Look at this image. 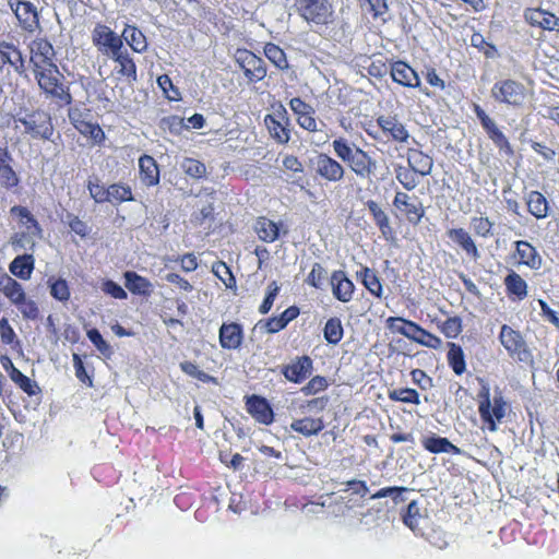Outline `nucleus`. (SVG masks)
<instances>
[{
  "label": "nucleus",
  "mask_w": 559,
  "mask_h": 559,
  "mask_svg": "<svg viewBox=\"0 0 559 559\" xmlns=\"http://www.w3.org/2000/svg\"><path fill=\"white\" fill-rule=\"evenodd\" d=\"M313 367L309 356L297 357L283 368V374L288 381L300 383L311 374Z\"/></svg>",
  "instance_id": "2eb2a0df"
},
{
  "label": "nucleus",
  "mask_w": 559,
  "mask_h": 559,
  "mask_svg": "<svg viewBox=\"0 0 559 559\" xmlns=\"http://www.w3.org/2000/svg\"><path fill=\"white\" fill-rule=\"evenodd\" d=\"M406 155L408 167L415 173L420 176H427L431 173L433 160L430 156L415 148H409Z\"/></svg>",
  "instance_id": "a878e982"
},
{
  "label": "nucleus",
  "mask_w": 559,
  "mask_h": 559,
  "mask_svg": "<svg viewBox=\"0 0 559 559\" xmlns=\"http://www.w3.org/2000/svg\"><path fill=\"white\" fill-rule=\"evenodd\" d=\"M391 78L394 82L406 87H419L420 79L417 72L404 61H395L391 64Z\"/></svg>",
  "instance_id": "dca6fc26"
},
{
  "label": "nucleus",
  "mask_w": 559,
  "mask_h": 559,
  "mask_svg": "<svg viewBox=\"0 0 559 559\" xmlns=\"http://www.w3.org/2000/svg\"><path fill=\"white\" fill-rule=\"evenodd\" d=\"M182 171L195 179L202 178L206 173V167L198 159L186 157L180 165Z\"/></svg>",
  "instance_id": "8fccbe9b"
},
{
  "label": "nucleus",
  "mask_w": 559,
  "mask_h": 559,
  "mask_svg": "<svg viewBox=\"0 0 559 559\" xmlns=\"http://www.w3.org/2000/svg\"><path fill=\"white\" fill-rule=\"evenodd\" d=\"M29 52H31V62L34 64V68H46L47 66H52L55 49L49 40L46 38H36L29 44Z\"/></svg>",
  "instance_id": "ddd939ff"
},
{
  "label": "nucleus",
  "mask_w": 559,
  "mask_h": 559,
  "mask_svg": "<svg viewBox=\"0 0 559 559\" xmlns=\"http://www.w3.org/2000/svg\"><path fill=\"white\" fill-rule=\"evenodd\" d=\"M14 72L22 75L26 72V59L15 44L0 40V72Z\"/></svg>",
  "instance_id": "1a4fd4ad"
},
{
  "label": "nucleus",
  "mask_w": 559,
  "mask_h": 559,
  "mask_svg": "<svg viewBox=\"0 0 559 559\" xmlns=\"http://www.w3.org/2000/svg\"><path fill=\"white\" fill-rule=\"evenodd\" d=\"M141 179L146 186H155L159 182V169L156 160L148 155H143L139 159Z\"/></svg>",
  "instance_id": "c85d7f7f"
},
{
  "label": "nucleus",
  "mask_w": 559,
  "mask_h": 559,
  "mask_svg": "<svg viewBox=\"0 0 559 559\" xmlns=\"http://www.w3.org/2000/svg\"><path fill=\"white\" fill-rule=\"evenodd\" d=\"M524 17L532 26H537L546 31L559 29V19L545 10L526 9Z\"/></svg>",
  "instance_id": "f3484780"
},
{
  "label": "nucleus",
  "mask_w": 559,
  "mask_h": 559,
  "mask_svg": "<svg viewBox=\"0 0 559 559\" xmlns=\"http://www.w3.org/2000/svg\"><path fill=\"white\" fill-rule=\"evenodd\" d=\"M286 325L284 324L283 320L281 319V317H273V318H270L265 321L263 320H260L257 324H255V329H259V330H262V331H265L266 333H276V332H280L281 330L285 329Z\"/></svg>",
  "instance_id": "0e129e2a"
},
{
  "label": "nucleus",
  "mask_w": 559,
  "mask_h": 559,
  "mask_svg": "<svg viewBox=\"0 0 559 559\" xmlns=\"http://www.w3.org/2000/svg\"><path fill=\"white\" fill-rule=\"evenodd\" d=\"M378 124L383 132L389 133L395 141L405 142L409 136L405 127L394 118L379 117Z\"/></svg>",
  "instance_id": "72a5a7b5"
},
{
  "label": "nucleus",
  "mask_w": 559,
  "mask_h": 559,
  "mask_svg": "<svg viewBox=\"0 0 559 559\" xmlns=\"http://www.w3.org/2000/svg\"><path fill=\"white\" fill-rule=\"evenodd\" d=\"M386 326L389 330L412 340L423 346L437 349L441 346L442 341L438 336L424 330L417 323L400 318L390 317L386 319Z\"/></svg>",
  "instance_id": "7ed1b4c3"
},
{
  "label": "nucleus",
  "mask_w": 559,
  "mask_h": 559,
  "mask_svg": "<svg viewBox=\"0 0 559 559\" xmlns=\"http://www.w3.org/2000/svg\"><path fill=\"white\" fill-rule=\"evenodd\" d=\"M369 489L365 481L362 480H349L346 483V488L341 489L338 492L346 493L349 497L352 495L359 496L360 498H364L368 493Z\"/></svg>",
  "instance_id": "69168bd1"
},
{
  "label": "nucleus",
  "mask_w": 559,
  "mask_h": 559,
  "mask_svg": "<svg viewBox=\"0 0 559 559\" xmlns=\"http://www.w3.org/2000/svg\"><path fill=\"white\" fill-rule=\"evenodd\" d=\"M13 157L5 145H0V186L10 190L15 188L20 178L12 167Z\"/></svg>",
  "instance_id": "4468645a"
},
{
  "label": "nucleus",
  "mask_w": 559,
  "mask_h": 559,
  "mask_svg": "<svg viewBox=\"0 0 559 559\" xmlns=\"http://www.w3.org/2000/svg\"><path fill=\"white\" fill-rule=\"evenodd\" d=\"M278 292L280 286L277 285L276 282H272L269 284L266 296L259 308L260 313L265 314L272 309V306L274 304L276 296L278 295Z\"/></svg>",
  "instance_id": "e2e57ef3"
},
{
  "label": "nucleus",
  "mask_w": 559,
  "mask_h": 559,
  "mask_svg": "<svg viewBox=\"0 0 559 559\" xmlns=\"http://www.w3.org/2000/svg\"><path fill=\"white\" fill-rule=\"evenodd\" d=\"M474 112L487 135L499 129L495 120L491 119L479 105H474Z\"/></svg>",
  "instance_id": "052dcab7"
},
{
  "label": "nucleus",
  "mask_w": 559,
  "mask_h": 559,
  "mask_svg": "<svg viewBox=\"0 0 559 559\" xmlns=\"http://www.w3.org/2000/svg\"><path fill=\"white\" fill-rule=\"evenodd\" d=\"M50 294L59 301L66 302L70 298V289L68 283L63 278L49 280Z\"/></svg>",
  "instance_id": "5fc2aeb1"
},
{
  "label": "nucleus",
  "mask_w": 559,
  "mask_h": 559,
  "mask_svg": "<svg viewBox=\"0 0 559 559\" xmlns=\"http://www.w3.org/2000/svg\"><path fill=\"white\" fill-rule=\"evenodd\" d=\"M236 62L243 70L249 82H259L266 75L264 61L247 49H238L235 55Z\"/></svg>",
  "instance_id": "9b49d317"
},
{
  "label": "nucleus",
  "mask_w": 559,
  "mask_h": 559,
  "mask_svg": "<svg viewBox=\"0 0 559 559\" xmlns=\"http://www.w3.org/2000/svg\"><path fill=\"white\" fill-rule=\"evenodd\" d=\"M181 370L190 377H193L202 382H211L214 381V378L206 372L199 369V367L190 361H185L180 364Z\"/></svg>",
  "instance_id": "13d9d810"
},
{
  "label": "nucleus",
  "mask_w": 559,
  "mask_h": 559,
  "mask_svg": "<svg viewBox=\"0 0 559 559\" xmlns=\"http://www.w3.org/2000/svg\"><path fill=\"white\" fill-rule=\"evenodd\" d=\"M424 448L431 453L460 454L461 450L443 437H429L423 441Z\"/></svg>",
  "instance_id": "c9c22d12"
},
{
  "label": "nucleus",
  "mask_w": 559,
  "mask_h": 559,
  "mask_svg": "<svg viewBox=\"0 0 559 559\" xmlns=\"http://www.w3.org/2000/svg\"><path fill=\"white\" fill-rule=\"evenodd\" d=\"M320 504L326 507L336 518L345 516L348 511L359 506L357 500L342 492L337 497H334V493L329 495L328 499L323 500Z\"/></svg>",
  "instance_id": "6ab92c4d"
},
{
  "label": "nucleus",
  "mask_w": 559,
  "mask_h": 559,
  "mask_svg": "<svg viewBox=\"0 0 559 559\" xmlns=\"http://www.w3.org/2000/svg\"><path fill=\"white\" fill-rule=\"evenodd\" d=\"M40 236V234H33L26 229V231L17 233L12 239V245L19 249H32L35 246L34 237Z\"/></svg>",
  "instance_id": "bf43d9fd"
},
{
  "label": "nucleus",
  "mask_w": 559,
  "mask_h": 559,
  "mask_svg": "<svg viewBox=\"0 0 559 559\" xmlns=\"http://www.w3.org/2000/svg\"><path fill=\"white\" fill-rule=\"evenodd\" d=\"M396 180L408 191L414 190L418 183L419 179L417 177V173H415L409 167H404L401 165H396L394 168Z\"/></svg>",
  "instance_id": "a19ab883"
},
{
  "label": "nucleus",
  "mask_w": 559,
  "mask_h": 559,
  "mask_svg": "<svg viewBox=\"0 0 559 559\" xmlns=\"http://www.w3.org/2000/svg\"><path fill=\"white\" fill-rule=\"evenodd\" d=\"M280 230L277 223L265 217H259L254 223V231L264 242H274L280 237Z\"/></svg>",
  "instance_id": "7c9ffc66"
},
{
  "label": "nucleus",
  "mask_w": 559,
  "mask_h": 559,
  "mask_svg": "<svg viewBox=\"0 0 559 559\" xmlns=\"http://www.w3.org/2000/svg\"><path fill=\"white\" fill-rule=\"evenodd\" d=\"M507 403L501 394L495 395L492 403L490 402V413L493 423H500L506 416ZM497 426V424H495Z\"/></svg>",
  "instance_id": "4d7b16f0"
},
{
  "label": "nucleus",
  "mask_w": 559,
  "mask_h": 559,
  "mask_svg": "<svg viewBox=\"0 0 559 559\" xmlns=\"http://www.w3.org/2000/svg\"><path fill=\"white\" fill-rule=\"evenodd\" d=\"M442 333L449 337H456L462 331V321L459 317L448 318L441 326Z\"/></svg>",
  "instance_id": "680f3d73"
},
{
  "label": "nucleus",
  "mask_w": 559,
  "mask_h": 559,
  "mask_svg": "<svg viewBox=\"0 0 559 559\" xmlns=\"http://www.w3.org/2000/svg\"><path fill=\"white\" fill-rule=\"evenodd\" d=\"M471 227L476 236L489 238L493 235V223L485 216H473L471 218Z\"/></svg>",
  "instance_id": "09e8293b"
},
{
  "label": "nucleus",
  "mask_w": 559,
  "mask_h": 559,
  "mask_svg": "<svg viewBox=\"0 0 559 559\" xmlns=\"http://www.w3.org/2000/svg\"><path fill=\"white\" fill-rule=\"evenodd\" d=\"M242 338V328L238 323H224L219 329V344L225 349L239 348Z\"/></svg>",
  "instance_id": "412c9836"
},
{
  "label": "nucleus",
  "mask_w": 559,
  "mask_h": 559,
  "mask_svg": "<svg viewBox=\"0 0 559 559\" xmlns=\"http://www.w3.org/2000/svg\"><path fill=\"white\" fill-rule=\"evenodd\" d=\"M126 287L135 295L150 296L153 292V284L145 277L133 271H127L123 274Z\"/></svg>",
  "instance_id": "cd10ccee"
},
{
  "label": "nucleus",
  "mask_w": 559,
  "mask_h": 559,
  "mask_svg": "<svg viewBox=\"0 0 559 559\" xmlns=\"http://www.w3.org/2000/svg\"><path fill=\"white\" fill-rule=\"evenodd\" d=\"M332 146L336 156L347 164L360 179H370L377 169V160L356 144L344 138L335 139Z\"/></svg>",
  "instance_id": "f257e3e1"
},
{
  "label": "nucleus",
  "mask_w": 559,
  "mask_h": 559,
  "mask_svg": "<svg viewBox=\"0 0 559 559\" xmlns=\"http://www.w3.org/2000/svg\"><path fill=\"white\" fill-rule=\"evenodd\" d=\"M92 40L97 50L108 57H112L123 48L121 35L115 33L105 24H96L92 32Z\"/></svg>",
  "instance_id": "6e6552de"
},
{
  "label": "nucleus",
  "mask_w": 559,
  "mask_h": 559,
  "mask_svg": "<svg viewBox=\"0 0 559 559\" xmlns=\"http://www.w3.org/2000/svg\"><path fill=\"white\" fill-rule=\"evenodd\" d=\"M24 127L23 133L34 140H51L55 127L51 115L44 109L25 110L14 119Z\"/></svg>",
  "instance_id": "f03ea898"
},
{
  "label": "nucleus",
  "mask_w": 559,
  "mask_h": 559,
  "mask_svg": "<svg viewBox=\"0 0 559 559\" xmlns=\"http://www.w3.org/2000/svg\"><path fill=\"white\" fill-rule=\"evenodd\" d=\"M448 362L456 374H462L466 370L464 353L460 345L449 343Z\"/></svg>",
  "instance_id": "ea45409f"
},
{
  "label": "nucleus",
  "mask_w": 559,
  "mask_h": 559,
  "mask_svg": "<svg viewBox=\"0 0 559 559\" xmlns=\"http://www.w3.org/2000/svg\"><path fill=\"white\" fill-rule=\"evenodd\" d=\"M358 275L361 278L364 286L370 292V294L379 298L382 296V285L373 270L364 267L360 273H358Z\"/></svg>",
  "instance_id": "37998d69"
},
{
  "label": "nucleus",
  "mask_w": 559,
  "mask_h": 559,
  "mask_svg": "<svg viewBox=\"0 0 559 559\" xmlns=\"http://www.w3.org/2000/svg\"><path fill=\"white\" fill-rule=\"evenodd\" d=\"M316 174L329 182H340L344 179V166L328 154L320 153L311 159Z\"/></svg>",
  "instance_id": "9d476101"
},
{
  "label": "nucleus",
  "mask_w": 559,
  "mask_h": 559,
  "mask_svg": "<svg viewBox=\"0 0 559 559\" xmlns=\"http://www.w3.org/2000/svg\"><path fill=\"white\" fill-rule=\"evenodd\" d=\"M11 214L20 218V223L25 226L29 233L33 234H40L41 228L34 217V215L24 206L21 205H14L10 210Z\"/></svg>",
  "instance_id": "58836bf2"
},
{
  "label": "nucleus",
  "mask_w": 559,
  "mask_h": 559,
  "mask_svg": "<svg viewBox=\"0 0 559 559\" xmlns=\"http://www.w3.org/2000/svg\"><path fill=\"white\" fill-rule=\"evenodd\" d=\"M324 428L323 421L319 418L305 417L296 419L290 424L293 431L299 432L304 436H312L319 433Z\"/></svg>",
  "instance_id": "e433bc0d"
},
{
  "label": "nucleus",
  "mask_w": 559,
  "mask_h": 559,
  "mask_svg": "<svg viewBox=\"0 0 559 559\" xmlns=\"http://www.w3.org/2000/svg\"><path fill=\"white\" fill-rule=\"evenodd\" d=\"M389 399L391 401L409 403L418 405L420 403L419 394L415 389L401 388L389 391Z\"/></svg>",
  "instance_id": "de8ad7c7"
},
{
  "label": "nucleus",
  "mask_w": 559,
  "mask_h": 559,
  "mask_svg": "<svg viewBox=\"0 0 559 559\" xmlns=\"http://www.w3.org/2000/svg\"><path fill=\"white\" fill-rule=\"evenodd\" d=\"M66 222L71 230L81 237H85L90 231L87 224L71 213L66 215Z\"/></svg>",
  "instance_id": "774afa93"
},
{
  "label": "nucleus",
  "mask_w": 559,
  "mask_h": 559,
  "mask_svg": "<svg viewBox=\"0 0 559 559\" xmlns=\"http://www.w3.org/2000/svg\"><path fill=\"white\" fill-rule=\"evenodd\" d=\"M108 202L121 203L132 200L131 189L122 185H111L107 188Z\"/></svg>",
  "instance_id": "603ef678"
},
{
  "label": "nucleus",
  "mask_w": 559,
  "mask_h": 559,
  "mask_svg": "<svg viewBox=\"0 0 559 559\" xmlns=\"http://www.w3.org/2000/svg\"><path fill=\"white\" fill-rule=\"evenodd\" d=\"M9 5L24 31L32 33L39 27L37 8L32 2L9 0Z\"/></svg>",
  "instance_id": "f8f14e48"
},
{
  "label": "nucleus",
  "mask_w": 559,
  "mask_h": 559,
  "mask_svg": "<svg viewBox=\"0 0 559 559\" xmlns=\"http://www.w3.org/2000/svg\"><path fill=\"white\" fill-rule=\"evenodd\" d=\"M420 519L421 514L418 502L413 500L408 503L406 512L403 514V522L407 527L415 532L418 528Z\"/></svg>",
  "instance_id": "864d4df0"
},
{
  "label": "nucleus",
  "mask_w": 559,
  "mask_h": 559,
  "mask_svg": "<svg viewBox=\"0 0 559 559\" xmlns=\"http://www.w3.org/2000/svg\"><path fill=\"white\" fill-rule=\"evenodd\" d=\"M9 270L14 276L28 280L34 270V258L31 254L17 255L10 263Z\"/></svg>",
  "instance_id": "f704fd0d"
},
{
  "label": "nucleus",
  "mask_w": 559,
  "mask_h": 559,
  "mask_svg": "<svg viewBox=\"0 0 559 559\" xmlns=\"http://www.w3.org/2000/svg\"><path fill=\"white\" fill-rule=\"evenodd\" d=\"M343 325L338 318H331L326 321L323 329V335L329 344H338L343 338Z\"/></svg>",
  "instance_id": "79ce46f5"
},
{
  "label": "nucleus",
  "mask_w": 559,
  "mask_h": 559,
  "mask_svg": "<svg viewBox=\"0 0 559 559\" xmlns=\"http://www.w3.org/2000/svg\"><path fill=\"white\" fill-rule=\"evenodd\" d=\"M393 205L405 211L407 218L411 223L417 224L423 218L425 211L420 202H412L411 197L405 192H396Z\"/></svg>",
  "instance_id": "a211bd4d"
},
{
  "label": "nucleus",
  "mask_w": 559,
  "mask_h": 559,
  "mask_svg": "<svg viewBox=\"0 0 559 559\" xmlns=\"http://www.w3.org/2000/svg\"><path fill=\"white\" fill-rule=\"evenodd\" d=\"M87 337L92 344L105 356H110L112 350L110 345L103 338L102 334L97 329H91L87 331Z\"/></svg>",
  "instance_id": "6e6d98bb"
},
{
  "label": "nucleus",
  "mask_w": 559,
  "mask_h": 559,
  "mask_svg": "<svg viewBox=\"0 0 559 559\" xmlns=\"http://www.w3.org/2000/svg\"><path fill=\"white\" fill-rule=\"evenodd\" d=\"M247 409L261 424L270 425L273 421V411L263 397L251 396L247 402Z\"/></svg>",
  "instance_id": "b1692460"
},
{
  "label": "nucleus",
  "mask_w": 559,
  "mask_h": 559,
  "mask_svg": "<svg viewBox=\"0 0 559 559\" xmlns=\"http://www.w3.org/2000/svg\"><path fill=\"white\" fill-rule=\"evenodd\" d=\"M331 285L333 295L337 300L348 302L353 298L355 286L343 271L332 273Z\"/></svg>",
  "instance_id": "aec40b11"
},
{
  "label": "nucleus",
  "mask_w": 559,
  "mask_h": 559,
  "mask_svg": "<svg viewBox=\"0 0 559 559\" xmlns=\"http://www.w3.org/2000/svg\"><path fill=\"white\" fill-rule=\"evenodd\" d=\"M328 388V380L324 377H313L302 389L305 395L317 394Z\"/></svg>",
  "instance_id": "338daca9"
},
{
  "label": "nucleus",
  "mask_w": 559,
  "mask_h": 559,
  "mask_svg": "<svg viewBox=\"0 0 559 559\" xmlns=\"http://www.w3.org/2000/svg\"><path fill=\"white\" fill-rule=\"evenodd\" d=\"M38 85L45 93L63 100L71 103V95L63 88L59 82L60 72L56 64L47 66L46 68H39L34 70Z\"/></svg>",
  "instance_id": "0eeeda50"
},
{
  "label": "nucleus",
  "mask_w": 559,
  "mask_h": 559,
  "mask_svg": "<svg viewBox=\"0 0 559 559\" xmlns=\"http://www.w3.org/2000/svg\"><path fill=\"white\" fill-rule=\"evenodd\" d=\"M515 245V255L519 258V263L528 266L532 270H538L542 266V257L530 242L525 240H518Z\"/></svg>",
  "instance_id": "4be33fe9"
},
{
  "label": "nucleus",
  "mask_w": 559,
  "mask_h": 559,
  "mask_svg": "<svg viewBox=\"0 0 559 559\" xmlns=\"http://www.w3.org/2000/svg\"><path fill=\"white\" fill-rule=\"evenodd\" d=\"M491 96L499 103L519 108L526 100V88L521 82L504 79L493 84Z\"/></svg>",
  "instance_id": "423d86ee"
},
{
  "label": "nucleus",
  "mask_w": 559,
  "mask_h": 559,
  "mask_svg": "<svg viewBox=\"0 0 559 559\" xmlns=\"http://www.w3.org/2000/svg\"><path fill=\"white\" fill-rule=\"evenodd\" d=\"M121 38L134 52L142 53L147 50L146 37L135 25L127 24L121 33Z\"/></svg>",
  "instance_id": "bb28decb"
},
{
  "label": "nucleus",
  "mask_w": 559,
  "mask_h": 559,
  "mask_svg": "<svg viewBox=\"0 0 559 559\" xmlns=\"http://www.w3.org/2000/svg\"><path fill=\"white\" fill-rule=\"evenodd\" d=\"M264 53L266 58L278 69H285L288 67L286 55L277 45L271 43L266 44L264 47Z\"/></svg>",
  "instance_id": "3c124183"
},
{
  "label": "nucleus",
  "mask_w": 559,
  "mask_h": 559,
  "mask_svg": "<svg viewBox=\"0 0 559 559\" xmlns=\"http://www.w3.org/2000/svg\"><path fill=\"white\" fill-rule=\"evenodd\" d=\"M366 205H367L369 212L371 213V215L373 216V219H374L377 226L380 228L381 233L383 235H385L388 231H390L391 230V226H390L389 217L381 210L379 204L376 201H373V200H369L366 203Z\"/></svg>",
  "instance_id": "49530a36"
},
{
  "label": "nucleus",
  "mask_w": 559,
  "mask_h": 559,
  "mask_svg": "<svg viewBox=\"0 0 559 559\" xmlns=\"http://www.w3.org/2000/svg\"><path fill=\"white\" fill-rule=\"evenodd\" d=\"M499 341L512 359L524 364L533 361L532 352L521 332L503 324L499 333Z\"/></svg>",
  "instance_id": "39448f33"
},
{
  "label": "nucleus",
  "mask_w": 559,
  "mask_h": 559,
  "mask_svg": "<svg viewBox=\"0 0 559 559\" xmlns=\"http://www.w3.org/2000/svg\"><path fill=\"white\" fill-rule=\"evenodd\" d=\"M480 382H481V389L478 393V397H479L478 412H479L481 420L485 424H487L488 429L490 431H496L497 426L492 421V418H491L492 416L490 413V402H491L490 401V389L486 382H484L483 380H480Z\"/></svg>",
  "instance_id": "2f4dec72"
},
{
  "label": "nucleus",
  "mask_w": 559,
  "mask_h": 559,
  "mask_svg": "<svg viewBox=\"0 0 559 559\" xmlns=\"http://www.w3.org/2000/svg\"><path fill=\"white\" fill-rule=\"evenodd\" d=\"M0 292L14 305H19L25 297L22 285L7 274L0 276Z\"/></svg>",
  "instance_id": "c756f323"
},
{
  "label": "nucleus",
  "mask_w": 559,
  "mask_h": 559,
  "mask_svg": "<svg viewBox=\"0 0 559 559\" xmlns=\"http://www.w3.org/2000/svg\"><path fill=\"white\" fill-rule=\"evenodd\" d=\"M264 122L271 133L280 143H287L289 141V131L272 115H266Z\"/></svg>",
  "instance_id": "a18cd8bd"
},
{
  "label": "nucleus",
  "mask_w": 559,
  "mask_h": 559,
  "mask_svg": "<svg viewBox=\"0 0 559 559\" xmlns=\"http://www.w3.org/2000/svg\"><path fill=\"white\" fill-rule=\"evenodd\" d=\"M526 204L528 212L537 219L547 217L549 210L548 201L540 192L531 191L526 197Z\"/></svg>",
  "instance_id": "473e14b6"
},
{
  "label": "nucleus",
  "mask_w": 559,
  "mask_h": 559,
  "mask_svg": "<svg viewBox=\"0 0 559 559\" xmlns=\"http://www.w3.org/2000/svg\"><path fill=\"white\" fill-rule=\"evenodd\" d=\"M10 379L27 395L33 396L40 392L37 382L23 374L19 369L12 371Z\"/></svg>",
  "instance_id": "c03bdc74"
},
{
  "label": "nucleus",
  "mask_w": 559,
  "mask_h": 559,
  "mask_svg": "<svg viewBox=\"0 0 559 559\" xmlns=\"http://www.w3.org/2000/svg\"><path fill=\"white\" fill-rule=\"evenodd\" d=\"M448 237L459 245L474 261L480 258V253L472 236L464 228H452L447 231Z\"/></svg>",
  "instance_id": "5701e85b"
},
{
  "label": "nucleus",
  "mask_w": 559,
  "mask_h": 559,
  "mask_svg": "<svg viewBox=\"0 0 559 559\" xmlns=\"http://www.w3.org/2000/svg\"><path fill=\"white\" fill-rule=\"evenodd\" d=\"M508 294L514 295L522 300L527 296V284L516 272L511 271L504 278Z\"/></svg>",
  "instance_id": "4c0bfd02"
},
{
  "label": "nucleus",
  "mask_w": 559,
  "mask_h": 559,
  "mask_svg": "<svg viewBox=\"0 0 559 559\" xmlns=\"http://www.w3.org/2000/svg\"><path fill=\"white\" fill-rule=\"evenodd\" d=\"M111 59L119 66L118 73L127 78L129 83L138 81L136 64L124 47L115 53Z\"/></svg>",
  "instance_id": "393cba45"
},
{
  "label": "nucleus",
  "mask_w": 559,
  "mask_h": 559,
  "mask_svg": "<svg viewBox=\"0 0 559 559\" xmlns=\"http://www.w3.org/2000/svg\"><path fill=\"white\" fill-rule=\"evenodd\" d=\"M296 12L307 23L329 25L334 21V7L331 0H295Z\"/></svg>",
  "instance_id": "20e7f679"
}]
</instances>
